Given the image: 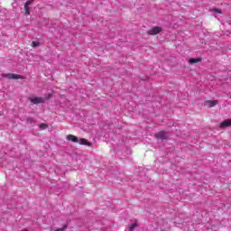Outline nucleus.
Instances as JSON below:
<instances>
[{"label":"nucleus","instance_id":"nucleus-2","mask_svg":"<svg viewBox=\"0 0 231 231\" xmlns=\"http://www.w3.org/2000/svg\"><path fill=\"white\" fill-rule=\"evenodd\" d=\"M155 138L157 140H167V138H169V135L167 134V133H165V131H160L155 134Z\"/></svg>","mask_w":231,"mask_h":231},{"label":"nucleus","instance_id":"nucleus-1","mask_svg":"<svg viewBox=\"0 0 231 231\" xmlns=\"http://www.w3.org/2000/svg\"><path fill=\"white\" fill-rule=\"evenodd\" d=\"M3 77L5 79H8L9 80H19L23 79V76L19 74H12V73L4 74Z\"/></svg>","mask_w":231,"mask_h":231},{"label":"nucleus","instance_id":"nucleus-13","mask_svg":"<svg viewBox=\"0 0 231 231\" xmlns=\"http://www.w3.org/2000/svg\"><path fill=\"white\" fill-rule=\"evenodd\" d=\"M32 48H37V46H41V42H32Z\"/></svg>","mask_w":231,"mask_h":231},{"label":"nucleus","instance_id":"nucleus-6","mask_svg":"<svg viewBox=\"0 0 231 231\" xmlns=\"http://www.w3.org/2000/svg\"><path fill=\"white\" fill-rule=\"evenodd\" d=\"M67 140H69V142H73L74 143H79V137L73 134L67 135Z\"/></svg>","mask_w":231,"mask_h":231},{"label":"nucleus","instance_id":"nucleus-8","mask_svg":"<svg viewBox=\"0 0 231 231\" xmlns=\"http://www.w3.org/2000/svg\"><path fill=\"white\" fill-rule=\"evenodd\" d=\"M31 102L32 104H42V102H44V99L42 97H32L31 98Z\"/></svg>","mask_w":231,"mask_h":231},{"label":"nucleus","instance_id":"nucleus-7","mask_svg":"<svg viewBox=\"0 0 231 231\" xmlns=\"http://www.w3.org/2000/svg\"><path fill=\"white\" fill-rule=\"evenodd\" d=\"M230 125H231L230 119L224 120L222 123H220V127H222L223 129H225V127H230Z\"/></svg>","mask_w":231,"mask_h":231},{"label":"nucleus","instance_id":"nucleus-5","mask_svg":"<svg viewBox=\"0 0 231 231\" xmlns=\"http://www.w3.org/2000/svg\"><path fill=\"white\" fill-rule=\"evenodd\" d=\"M78 143H79V145H86L87 147H91L92 145L91 142L84 138L79 140Z\"/></svg>","mask_w":231,"mask_h":231},{"label":"nucleus","instance_id":"nucleus-14","mask_svg":"<svg viewBox=\"0 0 231 231\" xmlns=\"http://www.w3.org/2000/svg\"><path fill=\"white\" fill-rule=\"evenodd\" d=\"M40 129H48V125H46V124H41V125H40Z\"/></svg>","mask_w":231,"mask_h":231},{"label":"nucleus","instance_id":"nucleus-4","mask_svg":"<svg viewBox=\"0 0 231 231\" xmlns=\"http://www.w3.org/2000/svg\"><path fill=\"white\" fill-rule=\"evenodd\" d=\"M217 104H219V102L217 100H207L204 105L206 106V107H216V106H217Z\"/></svg>","mask_w":231,"mask_h":231},{"label":"nucleus","instance_id":"nucleus-12","mask_svg":"<svg viewBox=\"0 0 231 231\" xmlns=\"http://www.w3.org/2000/svg\"><path fill=\"white\" fill-rule=\"evenodd\" d=\"M68 229V225H64L62 227L55 229L54 231H64Z\"/></svg>","mask_w":231,"mask_h":231},{"label":"nucleus","instance_id":"nucleus-11","mask_svg":"<svg viewBox=\"0 0 231 231\" xmlns=\"http://www.w3.org/2000/svg\"><path fill=\"white\" fill-rule=\"evenodd\" d=\"M23 10L25 12V15H30V7L28 5H24Z\"/></svg>","mask_w":231,"mask_h":231},{"label":"nucleus","instance_id":"nucleus-3","mask_svg":"<svg viewBox=\"0 0 231 231\" xmlns=\"http://www.w3.org/2000/svg\"><path fill=\"white\" fill-rule=\"evenodd\" d=\"M162 32V27L155 26L147 31L148 35H158Z\"/></svg>","mask_w":231,"mask_h":231},{"label":"nucleus","instance_id":"nucleus-16","mask_svg":"<svg viewBox=\"0 0 231 231\" xmlns=\"http://www.w3.org/2000/svg\"><path fill=\"white\" fill-rule=\"evenodd\" d=\"M134 228H136V224H132L130 226V230L133 231V230H134Z\"/></svg>","mask_w":231,"mask_h":231},{"label":"nucleus","instance_id":"nucleus-9","mask_svg":"<svg viewBox=\"0 0 231 231\" xmlns=\"http://www.w3.org/2000/svg\"><path fill=\"white\" fill-rule=\"evenodd\" d=\"M189 62V64H198V62H201V58H191Z\"/></svg>","mask_w":231,"mask_h":231},{"label":"nucleus","instance_id":"nucleus-15","mask_svg":"<svg viewBox=\"0 0 231 231\" xmlns=\"http://www.w3.org/2000/svg\"><path fill=\"white\" fill-rule=\"evenodd\" d=\"M34 0H29L27 2H25L24 5L25 6H30V5H32L33 3Z\"/></svg>","mask_w":231,"mask_h":231},{"label":"nucleus","instance_id":"nucleus-10","mask_svg":"<svg viewBox=\"0 0 231 231\" xmlns=\"http://www.w3.org/2000/svg\"><path fill=\"white\" fill-rule=\"evenodd\" d=\"M209 12H212L213 14H223V11L217 8H212L209 10Z\"/></svg>","mask_w":231,"mask_h":231}]
</instances>
